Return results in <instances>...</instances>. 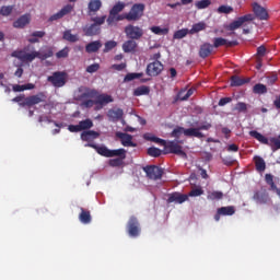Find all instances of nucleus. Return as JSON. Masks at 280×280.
<instances>
[{
    "instance_id": "39",
    "label": "nucleus",
    "mask_w": 280,
    "mask_h": 280,
    "mask_svg": "<svg viewBox=\"0 0 280 280\" xmlns=\"http://www.w3.org/2000/svg\"><path fill=\"white\" fill-rule=\"evenodd\" d=\"M126 8V3L124 2H117L109 11L110 14H114L117 16L119 12H124V9Z\"/></svg>"
},
{
    "instance_id": "33",
    "label": "nucleus",
    "mask_w": 280,
    "mask_h": 280,
    "mask_svg": "<svg viewBox=\"0 0 280 280\" xmlns=\"http://www.w3.org/2000/svg\"><path fill=\"white\" fill-rule=\"evenodd\" d=\"M143 138L145 139V141H152L153 143H159V145H163V148H165V143H167V141H165L164 139L152 136L150 133H145Z\"/></svg>"
},
{
    "instance_id": "35",
    "label": "nucleus",
    "mask_w": 280,
    "mask_h": 280,
    "mask_svg": "<svg viewBox=\"0 0 280 280\" xmlns=\"http://www.w3.org/2000/svg\"><path fill=\"white\" fill-rule=\"evenodd\" d=\"M203 30H207V23L198 22L192 25L191 30L189 31V34H198V32H203Z\"/></svg>"
},
{
    "instance_id": "40",
    "label": "nucleus",
    "mask_w": 280,
    "mask_h": 280,
    "mask_svg": "<svg viewBox=\"0 0 280 280\" xmlns=\"http://www.w3.org/2000/svg\"><path fill=\"white\" fill-rule=\"evenodd\" d=\"M149 156H153V159H159L163 154V151L156 147H150L147 151Z\"/></svg>"
},
{
    "instance_id": "46",
    "label": "nucleus",
    "mask_w": 280,
    "mask_h": 280,
    "mask_svg": "<svg viewBox=\"0 0 280 280\" xmlns=\"http://www.w3.org/2000/svg\"><path fill=\"white\" fill-rule=\"evenodd\" d=\"M224 198V192L220 190H214L208 195V200H222Z\"/></svg>"
},
{
    "instance_id": "48",
    "label": "nucleus",
    "mask_w": 280,
    "mask_h": 280,
    "mask_svg": "<svg viewBox=\"0 0 280 280\" xmlns=\"http://www.w3.org/2000/svg\"><path fill=\"white\" fill-rule=\"evenodd\" d=\"M197 10H205L211 5V0H200L195 3Z\"/></svg>"
},
{
    "instance_id": "42",
    "label": "nucleus",
    "mask_w": 280,
    "mask_h": 280,
    "mask_svg": "<svg viewBox=\"0 0 280 280\" xmlns=\"http://www.w3.org/2000/svg\"><path fill=\"white\" fill-rule=\"evenodd\" d=\"M139 78H143V72H130L125 75L124 82H132V80H139Z\"/></svg>"
},
{
    "instance_id": "1",
    "label": "nucleus",
    "mask_w": 280,
    "mask_h": 280,
    "mask_svg": "<svg viewBox=\"0 0 280 280\" xmlns=\"http://www.w3.org/2000/svg\"><path fill=\"white\" fill-rule=\"evenodd\" d=\"M253 12L254 14H245L243 16H240L237 20L233 21L229 24L228 30L230 32H235V30H240V27L243 28V34H250V30H253V25H255V16L256 19H259V21H267L268 19V11L264 9L259 3L255 2L253 4Z\"/></svg>"
},
{
    "instance_id": "2",
    "label": "nucleus",
    "mask_w": 280,
    "mask_h": 280,
    "mask_svg": "<svg viewBox=\"0 0 280 280\" xmlns=\"http://www.w3.org/2000/svg\"><path fill=\"white\" fill-rule=\"evenodd\" d=\"M12 58H18L22 62H33L36 58L47 60L54 56V47L44 46L39 51H36L33 45L25 46L22 50H15L11 54Z\"/></svg>"
},
{
    "instance_id": "27",
    "label": "nucleus",
    "mask_w": 280,
    "mask_h": 280,
    "mask_svg": "<svg viewBox=\"0 0 280 280\" xmlns=\"http://www.w3.org/2000/svg\"><path fill=\"white\" fill-rule=\"evenodd\" d=\"M213 51V45L209 44V43H205L200 46V49H199V56L201 58H209V56H211Z\"/></svg>"
},
{
    "instance_id": "16",
    "label": "nucleus",
    "mask_w": 280,
    "mask_h": 280,
    "mask_svg": "<svg viewBox=\"0 0 280 280\" xmlns=\"http://www.w3.org/2000/svg\"><path fill=\"white\" fill-rule=\"evenodd\" d=\"M94 100H95V106H100V108H104V106H107V104H110L114 102L113 96L108 94H100V92H97Z\"/></svg>"
},
{
    "instance_id": "12",
    "label": "nucleus",
    "mask_w": 280,
    "mask_h": 280,
    "mask_svg": "<svg viewBox=\"0 0 280 280\" xmlns=\"http://www.w3.org/2000/svg\"><path fill=\"white\" fill-rule=\"evenodd\" d=\"M95 97H97V90L90 89V88H86V86L79 88L78 100L80 102H84L86 100H95Z\"/></svg>"
},
{
    "instance_id": "14",
    "label": "nucleus",
    "mask_w": 280,
    "mask_h": 280,
    "mask_svg": "<svg viewBox=\"0 0 280 280\" xmlns=\"http://www.w3.org/2000/svg\"><path fill=\"white\" fill-rule=\"evenodd\" d=\"M164 66L161 61H153L147 66V75L150 78H156L163 72Z\"/></svg>"
},
{
    "instance_id": "29",
    "label": "nucleus",
    "mask_w": 280,
    "mask_h": 280,
    "mask_svg": "<svg viewBox=\"0 0 280 280\" xmlns=\"http://www.w3.org/2000/svg\"><path fill=\"white\" fill-rule=\"evenodd\" d=\"M122 50L125 54H132L133 51H137V42H135V39H128L122 44Z\"/></svg>"
},
{
    "instance_id": "9",
    "label": "nucleus",
    "mask_w": 280,
    "mask_h": 280,
    "mask_svg": "<svg viewBox=\"0 0 280 280\" xmlns=\"http://www.w3.org/2000/svg\"><path fill=\"white\" fill-rule=\"evenodd\" d=\"M163 154H176L182 159H187V153L183 151V147L176 141H168L164 144Z\"/></svg>"
},
{
    "instance_id": "55",
    "label": "nucleus",
    "mask_w": 280,
    "mask_h": 280,
    "mask_svg": "<svg viewBox=\"0 0 280 280\" xmlns=\"http://www.w3.org/2000/svg\"><path fill=\"white\" fill-rule=\"evenodd\" d=\"M185 128H183V127H177V128H175L173 131H172V133H171V136L172 137H175V139H178L179 137H180V135H185Z\"/></svg>"
},
{
    "instance_id": "63",
    "label": "nucleus",
    "mask_w": 280,
    "mask_h": 280,
    "mask_svg": "<svg viewBox=\"0 0 280 280\" xmlns=\"http://www.w3.org/2000/svg\"><path fill=\"white\" fill-rule=\"evenodd\" d=\"M257 56H260V57L266 56V46H259L257 48Z\"/></svg>"
},
{
    "instance_id": "7",
    "label": "nucleus",
    "mask_w": 280,
    "mask_h": 280,
    "mask_svg": "<svg viewBox=\"0 0 280 280\" xmlns=\"http://www.w3.org/2000/svg\"><path fill=\"white\" fill-rule=\"evenodd\" d=\"M143 12H145V4L143 3H135L128 13H125L126 21H140L143 16Z\"/></svg>"
},
{
    "instance_id": "8",
    "label": "nucleus",
    "mask_w": 280,
    "mask_h": 280,
    "mask_svg": "<svg viewBox=\"0 0 280 280\" xmlns=\"http://www.w3.org/2000/svg\"><path fill=\"white\" fill-rule=\"evenodd\" d=\"M126 232L129 237H139L141 235V223L139 219L135 215H131L126 225Z\"/></svg>"
},
{
    "instance_id": "13",
    "label": "nucleus",
    "mask_w": 280,
    "mask_h": 280,
    "mask_svg": "<svg viewBox=\"0 0 280 280\" xmlns=\"http://www.w3.org/2000/svg\"><path fill=\"white\" fill-rule=\"evenodd\" d=\"M253 200H255L257 205H268L270 202V195L265 187H261L254 192Z\"/></svg>"
},
{
    "instance_id": "15",
    "label": "nucleus",
    "mask_w": 280,
    "mask_h": 280,
    "mask_svg": "<svg viewBox=\"0 0 280 280\" xmlns=\"http://www.w3.org/2000/svg\"><path fill=\"white\" fill-rule=\"evenodd\" d=\"M116 137L120 139V143L124 148H137V143L132 142V136H130V133L117 131Z\"/></svg>"
},
{
    "instance_id": "45",
    "label": "nucleus",
    "mask_w": 280,
    "mask_h": 280,
    "mask_svg": "<svg viewBox=\"0 0 280 280\" xmlns=\"http://www.w3.org/2000/svg\"><path fill=\"white\" fill-rule=\"evenodd\" d=\"M93 126V120H91V119H85V120H81L80 122H79V128H80V130L82 131V130H91V127Z\"/></svg>"
},
{
    "instance_id": "28",
    "label": "nucleus",
    "mask_w": 280,
    "mask_h": 280,
    "mask_svg": "<svg viewBox=\"0 0 280 280\" xmlns=\"http://www.w3.org/2000/svg\"><path fill=\"white\" fill-rule=\"evenodd\" d=\"M100 49H102L101 40L91 42L85 46L86 54H97V51H100Z\"/></svg>"
},
{
    "instance_id": "34",
    "label": "nucleus",
    "mask_w": 280,
    "mask_h": 280,
    "mask_svg": "<svg viewBox=\"0 0 280 280\" xmlns=\"http://www.w3.org/2000/svg\"><path fill=\"white\" fill-rule=\"evenodd\" d=\"M133 95L136 97H141V95H150V88L147 85H142V86H138L135 91H133Z\"/></svg>"
},
{
    "instance_id": "19",
    "label": "nucleus",
    "mask_w": 280,
    "mask_h": 280,
    "mask_svg": "<svg viewBox=\"0 0 280 280\" xmlns=\"http://www.w3.org/2000/svg\"><path fill=\"white\" fill-rule=\"evenodd\" d=\"M189 200V195H184L180 192H173L168 196L167 202H175L176 205H183V202H187Z\"/></svg>"
},
{
    "instance_id": "49",
    "label": "nucleus",
    "mask_w": 280,
    "mask_h": 280,
    "mask_svg": "<svg viewBox=\"0 0 280 280\" xmlns=\"http://www.w3.org/2000/svg\"><path fill=\"white\" fill-rule=\"evenodd\" d=\"M126 158L119 156V158L109 160L110 167H121V165H124V160Z\"/></svg>"
},
{
    "instance_id": "26",
    "label": "nucleus",
    "mask_w": 280,
    "mask_h": 280,
    "mask_svg": "<svg viewBox=\"0 0 280 280\" xmlns=\"http://www.w3.org/2000/svg\"><path fill=\"white\" fill-rule=\"evenodd\" d=\"M79 220L81 224H91L93 218L91 217V211L84 208H80Z\"/></svg>"
},
{
    "instance_id": "43",
    "label": "nucleus",
    "mask_w": 280,
    "mask_h": 280,
    "mask_svg": "<svg viewBox=\"0 0 280 280\" xmlns=\"http://www.w3.org/2000/svg\"><path fill=\"white\" fill-rule=\"evenodd\" d=\"M92 24L96 25V27H102V25H104V23H106V15L103 16H94L91 18Z\"/></svg>"
},
{
    "instance_id": "38",
    "label": "nucleus",
    "mask_w": 280,
    "mask_h": 280,
    "mask_svg": "<svg viewBox=\"0 0 280 280\" xmlns=\"http://www.w3.org/2000/svg\"><path fill=\"white\" fill-rule=\"evenodd\" d=\"M150 30L153 34H156V36H167V34H170L168 27L161 28V26H152Z\"/></svg>"
},
{
    "instance_id": "3",
    "label": "nucleus",
    "mask_w": 280,
    "mask_h": 280,
    "mask_svg": "<svg viewBox=\"0 0 280 280\" xmlns=\"http://www.w3.org/2000/svg\"><path fill=\"white\" fill-rule=\"evenodd\" d=\"M12 102H15L22 108H32V106H36L37 104H45V102H47V94H45V92H38L27 97H25V94H20L12 98Z\"/></svg>"
},
{
    "instance_id": "47",
    "label": "nucleus",
    "mask_w": 280,
    "mask_h": 280,
    "mask_svg": "<svg viewBox=\"0 0 280 280\" xmlns=\"http://www.w3.org/2000/svg\"><path fill=\"white\" fill-rule=\"evenodd\" d=\"M13 11H14L13 5H3L0 9V14L1 16H10V14H12Z\"/></svg>"
},
{
    "instance_id": "62",
    "label": "nucleus",
    "mask_w": 280,
    "mask_h": 280,
    "mask_svg": "<svg viewBox=\"0 0 280 280\" xmlns=\"http://www.w3.org/2000/svg\"><path fill=\"white\" fill-rule=\"evenodd\" d=\"M228 152H240V147L237 144L228 145Z\"/></svg>"
},
{
    "instance_id": "20",
    "label": "nucleus",
    "mask_w": 280,
    "mask_h": 280,
    "mask_svg": "<svg viewBox=\"0 0 280 280\" xmlns=\"http://www.w3.org/2000/svg\"><path fill=\"white\" fill-rule=\"evenodd\" d=\"M107 117L109 121L117 122L119 119L124 118V109L121 108H112L107 112Z\"/></svg>"
},
{
    "instance_id": "51",
    "label": "nucleus",
    "mask_w": 280,
    "mask_h": 280,
    "mask_svg": "<svg viewBox=\"0 0 280 280\" xmlns=\"http://www.w3.org/2000/svg\"><path fill=\"white\" fill-rule=\"evenodd\" d=\"M217 12L219 14H231V12H233V7H229V5H220L218 9H217Z\"/></svg>"
},
{
    "instance_id": "60",
    "label": "nucleus",
    "mask_w": 280,
    "mask_h": 280,
    "mask_svg": "<svg viewBox=\"0 0 280 280\" xmlns=\"http://www.w3.org/2000/svg\"><path fill=\"white\" fill-rule=\"evenodd\" d=\"M68 130L70 132H82L80 129V125H70V126H68Z\"/></svg>"
},
{
    "instance_id": "31",
    "label": "nucleus",
    "mask_w": 280,
    "mask_h": 280,
    "mask_svg": "<svg viewBox=\"0 0 280 280\" xmlns=\"http://www.w3.org/2000/svg\"><path fill=\"white\" fill-rule=\"evenodd\" d=\"M254 163L257 172H266V161L259 155L254 156Z\"/></svg>"
},
{
    "instance_id": "21",
    "label": "nucleus",
    "mask_w": 280,
    "mask_h": 280,
    "mask_svg": "<svg viewBox=\"0 0 280 280\" xmlns=\"http://www.w3.org/2000/svg\"><path fill=\"white\" fill-rule=\"evenodd\" d=\"M237 45L236 40H232L229 42L228 39L223 38V37H215L213 39V46L215 47V49H218V47H235Z\"/></svg>"
},
{
    "instance_id": "4",
    "label": "nucleus",
    "mask_w": 280,
    "mask_h": 280,
    "mask_svg": "<svg viewBox=\"0 0 280 280\" xmlns=\"http://www.w3.org/2000/svg\"><path fill=\"white\" fill-rule=\"evenodd\" d=\"M85 148H93V150H96L97 154L105 156L106 159H113V156H121V159H126V149L110 150L107 149L106 145H97L94 143H88L85 144Z\"/></svg>"
},
{
    "instance_id": "5",
    "label": "nucleus",
    "mask_w": 280,
    "mask_h": 280,
    "mask_svg": "<svg viewBox=\"0 0 280 280\" xmlns=\"http://www.w3.org/2000/svg\"><path fill=\"white\" fill-rule=\"evenodd\" d=\"M249 137H253L264 145H270L272 152H277V150H280V136L279 138H270V140H268V138H266L264 135H261L257 130H252L249 131Z\"/></svg>"
},
{
    "instance_id": "30",
    "label": "nucleus",
    "mask_w": 280,
    "mask_h": 280,
    "mask_svg": "<svg viewBox=\"0 0 280 280\" xmlns=\"http://www.w3.org/2000/svg\"><path fill=\"white\" fill-rule=\"evenodd\" d=\"M185 137H196L197 139H203L205 133L200 132L199 128H188L184 131Z\"/></svg>"
},
{
    "instance_id": "58",
    "label": "nucleus",
    "mask_w": 280,
    "mask_h": 280,
    "mask_svg": "<svg viewBox=\"0 0 280 280\" xmlns=\"http://www.w3.org/2000/svg\"><path fill=\"white\" fill-rule=\"evenodd\" d=\"M81 106H84V108H93L95 106V100L88 98L82 102Z\"/></svg>"
},
{
    "instance_id": "61",
    "label": "nucleus",
    "mask_w": 280,
    "mask_h": 280,
    "mask_svg": "<svg viewBox=\"0 0 280 280\" xmlns=\"http://www.w3.org/2000/svg\"><path fill=\"white\" fill-rule=\"evenodd\" d=\"M112 69H115V71H124V69H126V63H115L112 66Z\"/></svg>"
},
{
    "instance_id": "6",
    "label": "nucleus",
    "mask_w": 280,
    "mask_h": 280,
    "mask_svg": "<svg viewBox=\"0 0 280 280\" xmlns=\"http://www.w3.org/2000/svg\"><path fill=\"white\" fill-rule=\"evenodd\" d=\"M69 74L66 71H56L47 78V82L52 84L55 89H62L67 84Z\"/></svg>"
},
{
    "instance_id": "53",
    "label": "nucleus",
    "mask_w": 280,
    "mask_h": 280,
    "mask_svg": "<svg viewBox=\"0 0 280 280\" xmlns=\"http://www.w3.org/2000/svg\"><path fill=\"white\" fill-rule=\"evenodd\" d=\"M235 110L238 113H246L248 110V105L244 102H238L235 106Z\"/></svg>"
},
{
    "instance_id": "52",
    "label": "nucleus",
    "mask_w": 280,
    "mask_h": 280,
    "mask_svg": "<svg viewBox=\"0 0 280 280\" xmlns=\"http://www.w3.org/2000/svg\"><path fill=\"white\" fill-rule=\"evenodd\" d=\"M38 121H39V124H43V121H47V124H54L55 126H57V128H60V125L58 122L51 120V117H49V116H39Z\"/></svg>"
},
{
    "instance_id": "32",
    "label": "nucleus",
    "mask_w": 280,
    "mask_h": 280,
    "mask_svg": "<svg viewBox=\"0 0 280 280\" xmlns=\"http://www.w3.org/2000/svg\"><path fill=\"white\" fill-rule=\"evenodd\" d=\"M250 79H242L238 75L231 77V86H244V84H248Z\"/></svg>"
},
{
    "instance_id": "36",
    "label": "nucleus",
    "mask_w": 280,
    "mask_h": 280,
    "mask_svg": "<svg viewBox=\"0 0 280 280\" xmlns=\"http://www.w3.org/2000/svg\"><path fill=\"white\" fill-rule=\"evenodd\" d=\"M63 40H68V43H78L80 37L78 35H73L71 30H68L63 32Z\"/></svg>"
},
{
    "instance_id": "25",
    "label": "nucleus",
    "mask_w": 280,
    "mask_h": 280,
    "mask_svg": "<svg viewBox=\"0 0 280 280\" xmlns=\"http://www.w3.org/2000/svg\"><path fill=\"white\" fill-rule=\"evenodd\" d=\"M98 138H100V132L97 131L85 130L81 133V140L88 141V143H90V141H95V139H98Z\"/></svg>"
},
{
    "instance_id": "24",
    "label": "nucleus",
    "mask_w": 280,
    "mask_h": 280,
    "mask_svg": "<svg viewBox=\"0 0 280 280\" xmlns=\"http://www.w3.org/2000/svg\"><path fill=\"white\" fill-rule=\"evenodd\" d=\"M30 14H24L13 22V27H15L16 30H23V27L30 25Z\"/></svg>"
},
{
    "instance_id": "56",
    "label": "nucleus",
    "mask_w": 280,
    "mask_h": 280,
    "mask_svg": "<svg viewBox=\"0 0 280 280\" xmlns=\"http://www.w3.org/2000/svg\"><path fill=\"white\" fill-rule=\"evenodd\" d=\"M96 71H100V63H93L86 68L88 73H96Z\"/></svg>"
},
{
    "instance_id": "41",
    "label": "nucleus",
    "mask_w": 280,
    "mask_h": 280,
    "mask_svg": "<svg viewBox=\"0 0 280 280\" xmlns=\"http://www.w3.org/2000/svg\"><path fill=\"white\" fill-rule=\"evenodd\" d=\"M187 34H189V28H182L174 33L173 38H174V40H180V39L185 38V36H187Z\"/></svg>"
},
{
    "instance_id": "50",
    "label": "nucleus",
    "mask_w": 280,
    "mask_h": 280,
    "mask_svg": "<svg viewBox=\"0 0 280 280\" xmlns=\"http://www.w3.org/2000/svg\"><path fill=\"white\" fill-rule=\"evenodd\" d=\"M117 47V42L115 40H108L105 43V48L103 49L104 54H108V51H113Z\"/></svg>"
},
{
    "instance_id": "37",
    "label": "nucleus",
    "mask_w": 280,
    "mask_h": 280,
    "mask_svg": "<svg viewBox=\"0 0 280 280\" xmlns=\"http://www.w3.org/2000/svg\"><path fill=\"white\" fill-rule=\"evenodd\" d=\"M253 93L256 95H265V93H268V88L265 84L257 83L253 88Z\"/></svg>"
},
{
    "instance_id": "54",
    "label": "nucleus",
    "mask_w": 280,
    "mask_h": 280,
    "mask_svg": "<svg viewBox=\"0 0 280 280\" xmlns=\"http://www.w3.org/2000/svg\"><path fill=\"white\" fill-rule=\"evenodd\" d=\"M56 58H69V47H65L56 54Z\"/></svg>"
},
{
    "instance_id": "10",
    "label": "nucleus",
    "mask_w": 280,
    "mask_h": 280,
    "mask_svg": "<svg viewBox=\"0 0 280 280\" xmlns=\"http://www.w3.org/2000/svg\"><path fill=\"white\" fill-rule=\"evenodd\" d=\"M143 172H145L150 180H160V178H163V168L156 165L144 166Z\"/></svg>"
},
{
    "instance_id": "57",
    "label": "nucleus",
    "mask_w": 280,
    "mask_h": 280,
    "mask_svg": "<svg viewBox=\"0 0 280 280\" xmlns=\"http://www.w3.org/2000/svg\"><path fill=\"white\" fill-rule=\"evenodd\" d=\"M202 194H205V190H202V188H195V189L190 190L188 196L194 198V197L202 196Z\"/></svg>"
},
{
    "instance_id": "44",
    "label": "nucleus",
    "mask_w": 280,
    "mask_h": 280,
    "mask_svg": "<svg viewBox=\"0 0 280 280\" xmlns=\"http://www.w3.org/2000/svg\"><path fill=\"white\" fill-rule=\"evenodd\" d=\"M185 95V96H183ZM194 95V89H189L186 94H185V90L179 91V93L177 94V100H180V102H186V100L190 96Z\"/></svg>"
},
{
    "instance_id": "59",
    "label": "nucleus",
    "mask_w": 280,
    "mask_h": 280,
    "mask_svg": "<svg viewBox=\"0 0 280 280\" xmlns=\"http://www.w3.org/2000/svg\"><path fill=\"white\" fill-rule=\"evenodd\" d=\"M233 102L232 97H222L219 101V106H226V104H231Z\"/></svg>"
},
{
    "instance_id": "23",
    "label": "nucleus",
    "mask_w": 280,
    "mask_h": 280,
    "mask_svg": "<svg viewBox=\"0 0 280 280\" xmlns=\"http://www.w3.org/2000/svg\"><path fill=\"white\" fill-rule=\"evenodd\" d=\"M102 10V0H91L88 4V14L89 16H93L95 12H100Z\"/></svg>"
},
{
    "instance_id": "18",
    "label": "nucleus",
    "mask_w": 280,
    "mask_h": 280,
    "mask_svg": "<svg viewBox=\"0 0 280 280\" xmlns=\"http://www.w3.org/2000/svg\"><path fill=\"white\" fill-rule=\"evenodd\" d=\"M221 215H235V207L228 206L217 209V213L214 214L215 222H220Z\"/></svg>"
},
{
    "instance_id": "22",
    "label": "nucleus",
    "mask_w": 280,
    "mask_h": 280,
    "mask_svg": "<svg viewBox=\"0 0 280 280\" xmlns=\"http://www.w3.org/2000/svg\"><path fill=\"white\" fill-rule=\"evenodd\" d=\"M83 33L85 36H98V34H102V27L96 24H88L83 27Z\"/></svg>"
},
{
    "instance_id": "17",
    "label": "nucleus",
    "mask_w": 280,
    "mask_h": 280,
    "mask_svg": "<svg viewBox=\"0 0 280 280\" xmlns=\"http://www.w3.org/2000/svg\"><path fill=\"white\" fill-rule=\"evenodd\" d=\"M72 11H73V5L67 4L59 12L52 14L48 21H50V23H52V21H58L63 16H67V14H71Z\"/></svg>"
},
{
    "instance_id": "64",
    "label": "nucleus",
    "mask_w": 280,
    "mask_h": 280,
    "mask_svg": "<svg viewBox=\"0 0 280 280\" xmlns=\"http://www.w3.org/2000/svg\"><path fill=\"white\" fill-rule=\"evenodd\" d=\"M212 127L211 122H205L203 125L199 126L198 129L200 130H210Z\"/></svg>"
},
{
    "instance_id": "11",
    "label": "nucleus",
    "mask_w": 280,
    "mask_h": 280,
    "mask_svg": "<svg viewBox=\"0 0 280 280\" xmlns=\"http://www.w3.org/2000/svg\"><path fill=\"white\" fill-rule=\"evenodd\" d=\"M125 34L131 40H139L143 36V28L129 24L125 27Z\"/></svg>"
}]
</instances>
